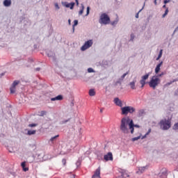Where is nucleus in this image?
<instances>
[{"instance_id":"1","label":"nucleus","mask_w":178,"mask_h":178,"mask_svg":"<svg viewBox=\"0 0 178 178\" xmlns=\"http://www.w3.org/2000/svg\"><path fill=\"white\" fill-rule=\"evenodd\" d=\"M120 130L123 134H134V122L129 117H124L121 120Z\"/></svg>"},{"instance_id":"2","label":"nucleus","mask_w":178,"mask_h":178,"mask_svg":"<svg viewBox=\"0 0 178 178\" xmlns=\"http://www.w3.org/2000/svg\"><path fill=\"white\" fill-rule=\"evenodd\" d=\"M148 84L150 88L155 90V88H156V87L161 84V78H159V76L154 75L151 77Z\"/></svg>"},{"instance_id":"3","label":"nucleus","mask_w":178,"mask_h":178,"mask_svg":"<svg viewBox=\"0 0 178 178\" xmlns=\"http://www.w3.org/2000/svg\"><path fill=\"white\" fill-rule=\"evenodd\" d=\"M159 126L161 130H169L172 127V122L170 119H163L160 121Z\"/></svg>"},{"instance_id":"4","label":"nucleus","mask_w":178,"mask_h":178,"mask_svg":"<svg viewBox=\"0 0 178 178\" xmlns=\"http://www.w3.org/2000/svg\"><path fill=\"white\" fill-rule=\"evenodd\" d=\"M134 112H136V108L131 106H127L121 108V113L125 116H127L129 113L133 114Z\"/></svg>"},{"instance_id":"5","label":"nucleus","mask_w":178,"mask_h":178,"mask_svg":"<svg viewBox=\"0 0 178 178\" xmlns=\"http://www.w3.org/2000/svg\"><path fill=\"white\" fill-rule=\"evenodd\" d=\"M111 22V18H109V16L106 15V13H103L100 16V19L99 22L100 24H109V22Z\"/></svg>"},{"instance_id":"6","label":"nucleus","mask_w":178,"mask_h":178,"mask_svg":"<svg viewBox=\"0 0 178 178\" xmlns=\"http://www.w3.org/2000/svg\"><path fill=\"white\" fill-rule=\"evenodd\" d=\"M92 44H94L92 40H89L85 42L84 44L81 47V51H86L88 49V48H91V47H92Z\"/></svg>"},{"instance_id":"7","label":"nucleus","mask_w":178,"mask_h":178,"mask_svg":"<svg viewBox=\"0 0 178 178\" xmlns=\"http://www.w3.org/2000/svg\"><path fill=\"white\" fill-rule=\"evenodd\" d=\"M149 73H147L141 76V79L140 80L141 88H144V86H145V84H147V79H149Z\"/></svg>"},{"instance_id":"8","label":"nucleus","mask_w":178,"mask_h":178,"mask_svg":"<svg viewBox=\"0 0 178 178\" xmlns=\"http://www.w3.org/2000/svg\"><path fill=\"white\" fill-rule=\"evenodd\" d=\"M36 161L37 162H44V161H47V156L43 154H38Z\"/></svg>"},{"instance_id":"9","label":"nucleus","mask_w":178,"mask_h":178,"mask_svg":"<svg viewBox=\"0 0 178 178\" xmlns=\"http://www.w3.org/2000/svg\"><path fill=\"white\" fill-rule=\"evenodd\" d=\"M74 5H76V3L74 2H71V3H67V2H65L63 3V6L65 8H70V9L73 10L74 8Z\"/></svg>"},{"instance_id":"10","label":"nucleus","mask_w":178,"mask_h":178,"mask_svg":"<svg viewBox=\"0 0 178 178\" xmlns=\"http://www.w3.org/2000/svg\"><path fill=\"white\" fill-rule=\"evenodd\" d=\"M148 169V165H145L143 167H139L138 170L136 171V173L138 175H141V173H144L145 170H147Z\"/></svg>"},{"instance_id":"11","label":"nucleus","mask_w":178,"mask_h":178,"mask_svg":"<svg viewBox=\"0 0 178 178\" xmlns=\"http://www.w3.org/2000/svg\"><path fill=\"white\" fill-rule=\"evenodd\" d=\"M114 104L117 105V106H120L122 108L123 106V103L122 102V100H120L118 97H115L113 100Z\"/></svg>"},{"instance_id":"12","label":"nucleus","mask_w":178,"mask_h":178,"mask_svg":"<svg viewBox=\"0 0 178 178\" xmlns=\"http://www.w3.org/2000/svg\"><path fill=\"white\" fill-rule=\"evenodd\" d=\"M92 178H101V168H98Z\"/></svg>"},{"instance_id":"13","label":"nucleus","mask_w":178,"mask_h":178,"mask_svg":"<svg viewBox=\"0 0 178 178\" xmlns=\"http://www.w3.org/2000/svg\"><path fill=\"white\" fill-rule=\"evenodd\" d=\"M105 161H113V156L111 152H108L107 154L104 155Z\"/></svg>"},{"instance_id":"14","label":"nucleus","mask_w":178,"mask_h":178,"mask_svg":"<svg viewBox=\"0 0 178 178\" xmlns=\"http://www.w3.org/2000/svg\"><path fill=\"white\" fill-rule=\"evenodd\" d=\"M62 99H63V96H62L61 95H59L56 97L51 98V101H62Z\"/></svg>"},{"instance_id":"15","label":"nucleus","mask_w":178,"mask_h":178,"mask_svg":"<svg viewBox=\"0 0 178 178\" xmlns=\"http://www.w3.org/2000/svg\"><path fill=\"white\" fill-rule=\"evenodd\" d=\"M163 63V62L161 61L160 63H159L156 65V67L155 68V73H156V74H158V73H159V70H161V67L162 66Z\"/></svg>"},{"instance_id":"16","label":"nucleus","mask_w":178,"mask_h":178,"mask_svg":"<svg viewBox=\"0 0 178 178\" xmlns=\"http://www.w3.org/2000/svg\"><path fill=\"white\" fill-rule=\"evenodd\" d=\"M136 83H137L136 80H134L129 83V86H130L131 90H136Z\"/></svg>"},{"instance_id":"17","label":"nucleus","mask_w":178,"mask_h":178,"mask_svg":"<svg viewBox=\"0 0 178 178\" xmlns=\"http://www.w3.org/2000/svg\"><path fill=\"white\" fill-rule=\"evenodd\" d=\"M21 166L24 172H28L29 168L26 167V161H24L21 163Z\"/></svg>"},{"instance_id":"18","label":"nucleus","mask_w":178,"mask_h":178,"mask_svg":"<svg viewBox=\"0 0 178 178\" xmlns=\"http://www.w3.org/2000/svg\"><path fill=\"white\" fill-rule=\"evenodd\" d=\"M12 1L10 0H5L3 1L4 6H10Z\"/></svg>"},{"instance_id":"19","label":"nucleus","mask_w":178,"mask_h":178,"mask_svg":"<svg viewBox=\"0 0 178 178\" xmlns=\"http://www.w3.org/2000/svg\"><path fill=\"white\" fill-rule=\"evenodd\" d=\"M35 133H37V131H35V130H29L27 132V135L33 136V135L35 134Z\"/></svg>"},{"instance_id":"20","label":"nucleus","mask_w":178,"mask_h":178,"mask_svg":"<svg viewBox=\"0 0 178 178\" xmlns=\"http://www.w3.org/2000/svg\"><path fill=\"white\" fill-rule=\"evenodd\" d=\"M58 137H59V135H56L54 137H51L49 140V143H51V144H54V140H56L58 138Z\"/></svg>"},{"instance_id":"21","label":"nucleus","mask_w":178,"mask_h":178,"mask_svg":"<svg viewBox=\"0 0 178 178\" xmlns=\"http://www.w3.org/2000/svg\"><path fill=\"white\" fill-rule=\"evenodd\" d=\"M81 9L79 12V16H81V15H83V13H84V4H81Z\"/></svg>"},{"instance_id":"22","label":"nucleus","mask_w":178,"mask_h":178,"mask_svg":"<svg viewBox=\"0 0 178 178\" xmlns=\"http://www.w3.org/2000/svg\"><path fill=\"white\" fill-rule=\"evenodd\" d=\"M175 81H177V80L174 79V80H172V81H170V82L165 83V84L164 85V87H169V86H170L171 84H173V83H175Z\"/></svg>"},{"instance_id":"23","label":"nucleus","mask_w":178,"mask_h":178,"mask_svg":"<svg viewBox=\"0 0 178 178\" xmlns=\"http://www.w3.org/2000/svg\"><path fill=\"white\" fill-rule=\"evenodd\" d=\"M89 95L90 97H94V95H95V90L94 89H90L89 90Z\"/></svg>"},{"instance_id":"24","label":"nucleus","mask_w":178,"mask_h":178,"mask_svg":"<svg viewBox=\"0 0 178 178\" xmlns=\"http://www.w3.org/2000/svg\"><path fill=\"white\" fill-rule=\"evenodd\" d=\"M145 2L144 3L143 8H142L137 13V14L136 15L135 17H136V19H138L140 13L143 10V9H144V7H145Z\"/></svg>"},{"instance_id":"25","label":"nucleus","mask_w":178,"mask_h":178,"mask_svg":"<svg viewBox=\"0 0 178 178\" xmlns=\"http://www.w3.org/2000/svg\"><path fill=\"white\" fill-rule=\"evenodd\" d=\"M10 90L11 94H15L16 92V87H15V86H11Z\"/></svg>"},{"instance_id":"26","label":"nucleus","mask_w":178,"mask_h":178,"mask_svg":"<svg viewBox=\"0 0 178 178\" xmlns=\"http://www.w3.org/2000/svg\"><path fill=\"white\" fill-rule=\"evenodd\" d=\"M79 24V21L77 19H75L74 21V24L72 25V30L74 31V27Z\"/></svg>"},{"instance_id":"27","label":"nucleus","mask_w":178,"mask_h":178,"mask_svg":"<svg viewBox=\"0 0 178 178\" xmlns=\"http://www.w3.org/2000/svg\"><path fill=\"white\" fill-rule=\"evenodd\" d=\"M140 138H141V134H140L138 136L133 138L131 139V141H134H134H138V140H140Z\"/></svg>"},{"instance_id":"28","label":"nucleus","mask_w":178,"mask_h":178,"mask_svg":"<svg viewBox=\"0 0 178 178\" xmlns=\"http://www.w3.org/2000/svg\"><path fill=\"white\" fill-rule=\"evenodd\" d=\"M162 54H163V50L161 49L159 51V56L156 58V60H159V59H161V58H162Z\"/></svg>"},{"instance_id":"29","label":"nucleus","mask_w":178,"mask_h":178,"mask_svg":"<svg viewBox=\"0 0 178 178\" xmlns=\"http://www.w3.org/2000/svg\"><path fill=\"white\" fill-rule=\"evenodd\" d=\"M118 22H119V19L117 18L115 20H114L113 22H111V25L116 26V24H118Z\"/></svg>"},{"instance_id":"30","label":"nucleus","mask_w":178,"mask_h":178,"mask_svg":"<svg viewBox=\"0 0 178 178\" xmlns=\"http://www.w3.org/2000/svg\"><path fill=\"white\" fill-rule=\"evenodd\" d=\"M138 116H143L144 115V110H139L138 113Z\"/></svg>"},{"instance_id":"31","label":"nucleus","mask_w":178,"mask_h":178,"mask_svg":"<svg viewBox=\"0 0 178 178\" xmlns=\"http://www.w3.org/2000/svg\"><path fill=\"white\" fill-rule=\"evenodd\" d=\"M122 176L124 178L129 177V173L124 172H122Z\"/></svg>"},{"instance_id":"32","label":"nucleus","mask_w":178,"mask_h":178,"mask_svg":"<svg viewBox=\"0 0 178 178\" xmlns=\"http://www.w3.org/2000/svg\"><path fill=\"white\" fill-rule=\"evenodd\" d=\"M17 84H19V81H15L13 84L12 86L13 87H16V86H17Z\"/></svg>"},{"instance_id":"33","label":"nucleus","mask_w":178,"mask_h":178,"mask_svg":"<svg viewBox=\"0 0 178 178\" xmlns=\"http://www.w3.org/2000/svg\"><path fill=\"white\" fill-rule=\"evenodd\" d=\"M44 115H47V111H40V116H44Z\"/></svg>"},{"instance_id":"34","label":"nucleus","mask_w":178,"mask_h":178,"mask_svg":"<svg viewBox=\"0 0 178 178\" xmlns=\"http://www.w3.org/2000/svg\"><path fill=\"white\" fill-rule=\"evenodd\" d=\"M127 74H129V72H126L124 73L120 78V80H124V77H126V75Z\"/></svg>"},{"instance_id":"35","label":"nucleus","mask_w":178,"mask_h":178,"mask_svg":"<svg viewBox=\"0 0 178 178\" xmlns=\"http://www.w3.org/2000/svg\"><path fill=\"white\" fill-rule=\"evenodd\" d=\"M88 73H94L95 71L92 68L90 67L88 69Z\"/></svg>"},{"instance_id":"36","label":"nucleus","mask_w":178,"mask_h":178,"mask_svg":"<svg viewBox=\"0 0 178 178\" xmlns=\"http://www.w3.org/2000/svg\"><path fill=\"white\" fill-rule=\"evenodd\" d=\"M90 15V6L87 7V10H86V16H88Z\"/></svg>"},{"instance_id":"37","label":"nucleus","mask_w":178,"mask_h":178,"mask_svg":"<svg viewBox=\"0 0 178 178\" xmlns=\"http://www.w3.org/2000/svg\"><path fill=\"white\" fill-rule=\"evenodd\" d=\"M174 130H178V122L174 124Z\"/></svg>"},{"instance_id":"38","label":"nucleus","mask_w":178,"mask_h":178,"mask_svg":"<svg viewBox=\"0 0 178 178\" xmlns=\"http://www.w3.org/2000/svg\"><path fill=\"white\" fill-rule=\"evenodd\" d=\"M37 127V124H29V127Z\"/></svg>"},{"instance_id":"39","label":"nucleus","mask_w":178,"mask_h":178,"mask_svg":"<svg viewBox=\"0 0 178 178\" xmlns=\"http://www.w3.org/2000/svg\"><path fill=\"white\" fill-rule=\"evenodd\" d=\"M156 76H159V77H162V76H165V72H161V74H157V75H156Z\"/></svg>"},{"instance_id":"40","label":"nucleus","mask_w":178,"mask_h":178,"mask_svg":"<svg viewBox=\"0 0 178 178\" xmlns=\"http://www.w3.org/2000/svg\"><path fill=\"white\" fill-rule=\"evenodd\" d=\"M47 56H49V58H51V56H54V53L53 52H50V54L47 53Z\"/></svg>"},{"instance_id":"41","label":"nucleus","mask_w":178,"mask_h":178,"mask_svg":"<svg viewBox=\"0 0 178 178\" xmlns=\"http://www.w3.org/2000/svg\"><path fill=\"white\" fill-rule=\"evenodd\" d=\"M134 40V34H131V41H133Z\"/></svg>"},{"instance_id":"42","label":"nucleus","mask_w":178,"mask_h":178,"mask_svg":"<svg viewBox=\"0 0 178 178\" xmlns=\"http://www.w3.org/2000/svg\"><path fill=\"white\" fill-rule=\"evenodd\" d=\"M170 2V0H164V3L166 5V3H169Z\"/></svg>"},{"instance_id":"43","label":"nucleus","mask_w":178,"mask_h":178,"mask_svg":"<svg viewBox=\"0 0 178 178\" xmlns=\"http://www.w3.org/2000/svg\"><path fill=\"white\" fill-rule=\"evenodd\" d=\"M55 8H56V9H59V8H59V5L58 4V3H55Z\"/></svg>"},{"instance_id":"44","label":"nucleus","mask_w":178,"mask_h":178,"mask_svg":"<svg viewBox=\"0 0 178 178\" xmlns=\"http://www.w3.org/2000/svg\"><path fill=\"white\" fill-rule=\"evenodd\" d=\"M62 163H63V165H66V159H63L62 160Z\"/></svg>"},{"instance_id":"45","label":"nucleus","mask_w":178,"mask_h":178,"mask_svg":"<svg viewBox=\"0 0 178 178\" xmlns=\"http://www.w3.org/2000/svg\"><path fill=\"white\" fill-rule=\"evenodd\" d=\"M149 133H151V129H148L147 133H146V136H148L149 134Z\"/></svg>"},{"instance_id":"46","label":"nucleus","mask_w":178,"mask_h":178,"mask_svg":"<svg viewBox=\"0 0 178 178\" xmlns=\"http://www.w3.org/2000/svg\"><path fill=\"white\" fill-rule=\"evenodd\" d=\"M147 136H148V135H147V134H145V136H143L141 138V139H142V140H144V138H146Z\"/></svg>"},{"instance_id":"47","label":"nucleus","mask_w":178,"mask_h":178,"mask_svg":"<svg viewBox=\"0 0 178 178\" xmlns=\"http://www.w3.org/2000/svg\"><path fill=\"white\" fill-rule=\"evenodd\" d=\"M161 175L163 176V177H166V172H162Z\"/></svg>"},{"instance_id":"48","label":"nucleus","mask_w":178,"mask_h":178,"mask_svg":"<svg viewBox=\"0 0 178 178\" xmlns=\"http://www.w3.org/2000/svg\"><path fill=\"white\" fill-rule=\"evenodd\" d=\"M165 15H168L169 13V10L167 8L165 11Z\"/></svg>"},{"instance_id":"49","label":"nucleus","mask_w":178,"mask_h":178,"mask_svg":"<svg viewBox=\"0 0 178 178\" xmlns=\"http://www.w3.org/2000/svg\"><path fill=\"white\" fill-rule=\"evenodd\" d=\"M68 24L70 26L71 24V20L70 19H68Z\"/></svg>"},{"instance_id":"50","label":"nucleus","mask_w":178,"mask_h":178,"mask_svg":"<svg viewBox=\"0 0 178 178\" xmlns=\"http://www.w3.org/2000/svg\"><path fill=\"white\" fill-rule=\"evenodd\" d=\"M168 14H166L165 13L163 15V17H165Z\"/></svg>"},{"instance_id":"51","label":"nucleus","mask_w":178,"mask_h":178,"mask_svg":"<svg viewBox=\"0 0 178 178\" xmlns=\"http://www.w3.org/2000/svg\"><path fill=\"white\" fill-rule=\"evenodd\" d=\"M76 6H79V1H75Z\"/></svg>"},{"instance_id":"52","label":"nucleus","mask_w":178,"mask_h":178,"mask_svg":"<svg viewBox=\"0 0 178 178\" xmlns=\"http://www.w3.org/2000/svg\"><path fill=\"white\" fill-rule=\"evenodd\" d=\"M134 127H140V126H138L137 124H134Z\"/></svg>"},{"instance_id":"53","label":"nucleus","mask_w":178,"mask_h":178,"mask_svg":"<svg viewBox=\"0 0 178 178\" xmlns=\"http://www.w3.org/2000/svg\"><path fill=\"white\" fill-rule=\"evenodd\" d=\"M154 5H157L156 0H154Z\"/></svg>"},{"instance_id":"54","label":"nucleus","mask_w":178,"mask_h":178,"mask_svg":"<svg viewBox=\"0 0 178 178\" xmlns=\"http://www.w3.org/2000/svg\"><path fill=\"white\" fill-rule=\"evenodd\" d=\"M66 122H67V120H66V121H63V122H62L63 124V123H66Z\"/></svg>"},{"instance_id":"55","label":"nucleus","mask_w":178,"mask_h":178,"mask_svg":"<svg viewBox=\"0 0 178 178\" xmlns=\"http://www.w3.org/2000/svg\"><path fill=\"white\" fill-rule=\"evenodd\" d=\"M76 165H80V161H77Z\"/></svg>"},{"instance_id":"56","label":"nucleus","mask_w":178,"mask_h":178,"mask_svg":"<svg viewBox=\"0 0 178 178\" xmlns=\"http://www.w3.org/2000/svg\"><path fill=\"white\" fill-rule=\"evenodd\" d=\"M36 70L38 72L40 71V68H36Z\"/></svg>"},{"instance_id":"57","label":"nucleus","mask_w":178,"mask_h":178,"mask_svg":"<svg viewBox=\"0 0 178 178\" xmlns=\"http://www.w3.org/2000/svg\"><path fill=\"white\" fill-rule=\"evenodd\" d=\"M163 8H166V5L163 6Z\"/></svg>"},{"instance_id":"58","label":"nucleus","mask_w":178,"mask_h":178,"mask_svg":"<svg viewBox=\"0 0 178 178\" xmlns=\"http://www.w3.org/2000/svg\"><path fill=\"white\" fill-rule=\"evenodd\" d=\"M79 1V0H75V2Z\"/></svg>"},{"instance_id":"59","label":"nucleus","mask_w":178,"mask_h":178,"mask_svg":"<svg viewBox=\"0 0 178 178\" xmlns=\"http://www.w3.org/2000/svg\"><path fill=\"white\" fill-rule=\"evenodd\" d=\"M100 112H102V110H100Z\"/></svg>"}]
</instances>
